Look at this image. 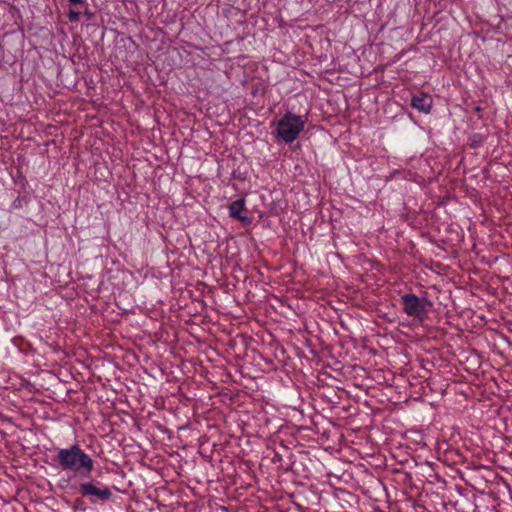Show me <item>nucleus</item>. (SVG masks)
Listing matches in <instances>:
<instances>
[{"label":"nucleus","mask_w":512,"mask_h":512,"mask_svg":"<svg viewBox=\"0 0 512 512\" xmlns=\"http://www.w3.org/2000/svg\"><path fill=\"white\" fill-rule=\"evenodd\" d=\"M54 461L62 471H69L85 477H89L94 470V460L77 444L59 449Z\"/></svg>","instance_id":"obj_1"},{"label":"nucleus","mask_w":512,"mask_h":512,"mask_svg":"<svg viewBox=\"0 0 512 512\" xmlns=\"http://www.w3.org/2000/svg\"><path fill=\"white\" fill-rule=\"evenodd\" d=\"M305 120L303 117L286 112L278 121L277 136L285 143L293 142L304 129Z\"/></svg>","instance_id":"obj_2"},{"label":"nucleus","mask_w":512,"mask_h":512,"mask_svg":"<svg viewBox=\"0 0 512 512\" xmlns=\"http://www.w3.org/2000/svg\"><path fill=\"white\" fill-rule=\"evenodd\" d=\"M79 493L91 504L105 503L112 499V488L98 480L83 482L79 485Z\"/></svg>","instance_id":"obj_3"},{"label":"nucleus","mask_w":512,"mask_h":512,"mask_svg":"<svg viewBox=\"0 0 512 512\" xmlns=\"http://www.w3.org/2000/svg\"><path fill=\"white\" fill-rule=\"evenodd\" d=\"M403 311L410 317L422 320L427 313V306L432 303L427 298H419L417 295L407 293L401 296Z\"/></svg>","instance_id":"obj_4"},{"label":"nucleus","mask_w":512,"mask_h":512,"mask_svg":"<svg viewBox=\"0 0 512 512\" xmlns=\"http://www.w3.org/2000/svg\"><path fill=\"white\" fill-rule=\"evenodd\" d=\"M410 105L419 112L429 114L432 109L433 99L428 93L420 92L412 96Z\"/></svg>","instance_id":"obj_5"},{"label":"nucleus","mask_w":512,"mask_h":512,"mask_svg":"<svg viewBox=\"0 0 512 512\" xmlns=\"http://www.w3.org/2000/svg\"><path fill=\"white\" fill-rule=\"evenodd\" d=\"M245 209V200L237 199L233 201L229 206L230 217L241 221L243 224L248 225L251 223L250 218L242 214Z\"/></svg>","instance_id":"obj_6"},{"label":"nucleus","mask_w":512,"mask_h":512,"mask_svg":"<svg viewBox=\"0 0 512 512\" xmlns=\"http://www.w3.org/2000/svg\"><path fill=\"white\" fill-rule=\"evenodd\" d=\"M67 18L70 22H79L81 18V11L70 9L67 13Z\"/></svg>","instance_id":"obj_7"},{"label":"nucleus","mask_w":512,"mask_h":512,"mask_svg":"<svg viewBox=\"0 0 512 512\" xmlns=\"http://www.w3.org/2000/svg\"><path fill=\"white\" fill-rule=\"evenodd\" d=\"M23 203H27L25 198L18 197L12 203L13 209H20L23 207Z\"/></svg>","instance_id":"obj_8"},{"label":"nucleus","mask_w":512,"mask_h":512,"mask_svg":"<svg viewBox=\"0 0 512 512\" xmlns=\"http://www.w3.org/2000/svg\"><path fill=\"white\" fill-rule=\"evenodd\" d=\"M68 2L73 6H87L86 0H68Z\"/></svg>","instance_id":"obj_9"},{"label":"nucleus","mask_w":512,"mask_h":512,"mask_svg":"<svg viewBox=\"0 0 512 512\" xmlns=\"http://www.w3.org/2000/svg\"><path fill=\"white\" fill-rule=\"evenodd\" d=\"M281 460H282L281 455L279 453H275L272 458L273 463L280 462Z\"/></svg>","instance_id":"obj_10"},{"label":"nucleus","mask_w":512,"mask_h":512,"mask_svg":"<svg viewBox=\"0 0 512 512\" xmlns=\"http://www.w3.org/2000/svg\"><path fill=\"white\" fill-rule=\"evenodd\" d=\"M85 13L89 16V18L92 17V14L88 12V10L86 9Z\"/></svg>","instance_id":"obj_11"}]
</instances>
